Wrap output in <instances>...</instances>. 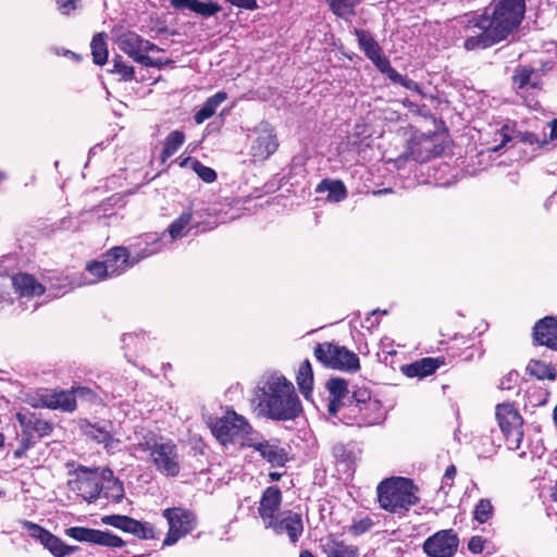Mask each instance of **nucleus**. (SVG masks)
I'll list each match as a JSON object with an SVG mask.
<instances>
[{
	"label": "nucleus",
	"instance_id": "1",
	"mask_svg": "<svg viewBox=\"0 0 557 557\" xmlns=\"http://www.w3.org/2000/svg\"><path fill=\"white\" fill-rule=\"evenodd\" d=\"M525 0H492L482 13L466 14L463 48L478 50L505 41L524 20Z\"/></svg>",
	"mask_w": 557,
	"mask_h": 557
},
{
	"label": "nucleus",
	"instance_id": "2",
	"mask_svg": "<svg viewBox=\"0 0 557 557\" xmlns=\"http://www.w3.org/2000/svg\"><path fill=\"white\" fill-rule=\"evenodd\" d=\"M260 411L273 421H293L302 412V404L292 381L282 374H272L260 388Z\"/></svg>",
	"mask_w": 557,
	"mask_h": 557
},
{
	"label": "nucleus",
	"instance_id": "3",
	"mask_svg": "<svg viewBox=\"0 0 557 557\" xmlns=\"http://www.w3.org/2000/svg\"><path fill=\"white\" fill-rule=\"evenodd\" d=\"M419 487L413 480L405 476H391L382 480L376 486L380 507L391 513L406 515L420 502Z\"/></svg>",
	"mask_w": 557,
	"mask_h": 557
},
{
	"label": "nucleus",
	"instance_id": "4",
	"mask_svg": "<svg viewBox=\"0 0 557 557\" xmlns=\"http://www.w3.org/2000/svg\"><path fill=\"white\" fill-rule=\"evenodd\" d=\"M386 418L382 401L364 386H356L349 403L343 408L342 419L348 425L368 428L381 424Z\"/></svg>",
	"mask_w": 557,
	"mask_h": 557
},
{
	"label": "nucleus",
	"instance_id": "5",
	"mask_svg": "<svg viewBox=\"0 0 557 557\" xmlns=\"http://www.w3.org/2000/svg\"><path fill=\"white\" fill-rule=\"evenodd\" d=\"M137 446L140 450L149 453V459L158 472L172 478L180 474L178 449L172 440H165L153 432H148Z\"/></svg>",
	"mask_w": 557,
	"mask_h": 557
},
{
	"label": "nucleus",
	"instance_id": "6",
	"mask_svg": "<svg viewBox=\"0 0 557 557\" xmlns=\"http://www.w3.org/2000/svg\"><path fill=\"white\" fill-rule=\"evenodd\" d=\"M314 358L325 368L355 373L360 370L359 357L335 342L318 343L313 348Z\"/></svg>",
	"mask_w": 557,
	"mask_h": 557
},
{
	"label": "nucleus",
	"instance_id": "7",
	"mask_svg": "<svg viewBox=\"0 0 557 557\" xmlns=\"http://www.w3.org/2000/svg\"><path fill=\"white\" fill-rule=\"evenodd\" d=\"M209 426L213 436L223 446L239 440L247 442V436L253 431L248 420L234 410H227L224 416L215 418Z\"/></svg>",
	"mask_w": 557,
	"mask_h": 557
},
{
	"label": "nucleus",
	"instance_id": "8",
	"mask_svg": "<svg viewBox=\"0 0 557 557\" xmlns=\"http://www.w3.org/2000/svg\"><path fill=\"white\" fill-rule=\"evenodd\" d=\"M495 416L507 448L510 450L519 449L523 440L524 421L518 408L513 403L498 404Z\"/></svg>",
	"mask_w": 557,
	"mask_h": 557
},
{
	"label": "nucleus",
	"instance_id": "9",
	"mask_svg": "<svg viewBox=\"0 0 557 557\" xmlns=\"http://www.w3.org/2000/svg\"><path fill=\"white\" fill-rule=\"evenodd\" d=\"M162 517L168 521L169 530L162 546H172L181 539L191 533L197 527V515L187 508L170 507L162 511Z\"/></svg>",
	"mask_w": 557,
	"mask_h": 557
},
{
	"label": "nucleus",
	"instance_id": "10",
	"mask_svg": "<svg viewBox=\"0 0 557 557\" xmlns=\"http://www.w3.org/2000/svg\"><path fill=\"white\" fill-rule=\"evenodd\" d=\"M103 469L78 466L75 479L69 482L70 487L88 503L97 500L103 490Z\"/></svg>",
	"mask_w": 557,
	"mask_h": 557
},
{
	"label": "nucleus",
	"instance_id": "11",
	"mask_svg": "<svg viewBox=\"0 0 557 557\" xmlns=\"http://www.w3.org/2000/svg\"><path fill=\"white\" fill-rule=\"evenodd\" d=\"M445 148L440 135L435 132L431 134L420 133L414 134L410 139L407 153L412 160L424 163L432 158L442 156Z\"/></svg>",
	"mask_w": 557,
	"mask_h": 557
},
{
	"label": "nucleus",
	"instance_id": "12",
	"mask_svg": "<svg viewBox=\"0 0 557 557\" xmlns=\"http://www.w3.org/2000/svg\"><path fill=\"white\" fill-rule=\"evenodd\" d=\"M458 547L459 537L453 529L440 530L422 544V550L428 557H454Z\"/></svg>",
	"mask_w": 557,
	"mask_h": 557
},
{
	"label": "nucleus",
	"instance_id": "13",
	"mask_svg": "<svg viewBox=\"0 0 557 557\" xmlns=\"http://www.w3.org/2000/svg\"><path fill=\"white\" fill-rule=\"evenodd\" d=\"M103 524L133 534L140 540H154L159 532L148 521H139L125 515H107L101 518Z\"/></svg>",
	"mask_w": 557,
	"mask_h": 557
},
{
	"label": "nucleus",
	"instance_id": "14",
	"mask_svg": "<svg viewBox=\"0 0 557 557\" xmlns=\"http://www.w3.org/2000/svg\"><path fill=\"white\" fill-rule=\"evenodd\" d=\"M21 525L35 540H38L54 557H65L78 549L77 546L66 545L60 537L52 534L41 525L23 520Z\"/></svg>",
	"mask_w": 557,
	"mask_h": 557
},
{
	"label": "nucleus",
	"instance_id": "15",
	"mask_svg": "<svg viewBox=\"0 0 557 557\" xmlns=\"http://www.w3.org/2000/svg\"><path fill=\"white\" fill-rule=\"evenodd\" d=\"M65 534L78 542H86L110 548H120L126 542L111 531H102L86 527H71L65 529Z\"/></svg>",
	"mask_w": 557,
	"mask_h": 557
},
{
	"label": "nucleus",
	"instance_id": "16",
	"mask_svg": "<svg viewBox=\"0 0 557 557\" xmlns=\"http://www.w3.org/2000/svg\"><path fill=\"white\" fill-rule=\"evenodd\" d=\"M146 256L147 255L138 253L132 257L127 247L114 246L102 255V259L110 275L117 277L146 258Z\"/></svg>",
	"mask_w": 557,
	"mask_h": 557
},
{
	"label": "nucleus",
	"instance_id": "17",
	"mask_svg": "<svg viewBox=\"0 0 557 557\" xmlns=\"http://www.w3.org/2000/svg\"><path fill=\"white\" fill-rule=\"evenodd\" d=\"M278 148L277 136L273 127L267 126L253 139L249 153L253 161L262 162L269 159Z\"/></svg>",
	"mask_w": 557,
	"mask_h": 557
},
{
	"label": "nucleus",
	"instance_id": "18",
	"mask_svg": "<svg viewBox=\"0 0 557 557\" xmlns=\"http://www.w3.org/2000/svg\"><path fill=\"white\" fill-rule=\"evenodd\" d=\"M533 342L557 351V315L540 319L532 330Z\"/></svg>",
	"mask_w": 557,
	"mask_h": 557
},
{
	"label": "nucleus",
	"instance_id": "19",
	"mask_svg": "<svg viewBox=\"0 0 557 557\" xmlns=\"http://www.w3.org/2000/svg\"><path fill=\"white\" fill-rule=\"evenodd\" d=\"M242 446L255 449L272 466L284 467L289 460L287 450L277 443H271L269 441L255 442L248 438L247 442L242 443Z\"/></svg>",
	"mask_w": 557,
	"mask_h": 557
},
{
	"label": "nucleus",
	"instance_id": "20",
	"mask_svg": "<svg viewBox=\"0 0 557 557\" xmlns=\"http://www.w3.org/2000/svg\"><path fill=\"white\" fill-rule=\"evenodd\" d=\"M42 407L63 412H73L77 408L73 392L70 389H50L39 395Z\"/></svg>",
	"mask_w": 557,
	"mask_h": 557
},
{
	"label": "nucleus",
	"instance_id": "21",
	"mask_svg": "<svg viewBox=\"0 0 557 557\" xmlns=\"http://www.w3.org/2000/svg\"><path fill=\"white\" fill-rule=\"evenodd\" d=\"M326 387L330 393L327 411L331 416L343 413V408L349 403L348 382L343 377H331Z\"/></svg>",
	"mask_w": 557,
	"mask_h": 557
},
{
	"label": "nucleus",
	"instance_id": "22",
	"mask_svg": "<svg viewBox=\"0 0 557 557\" xmlns=\"http://www.w3.org/2000/svg\"><path fill=\"white\" fill-rule=\"evenodd\" d=\"M120 49L135 62L145 66H156L157 62L143 53V37L135 32L124 33L119 39Z\"/></svg>",
	"mask_w": 557,
	"mask_h": 557
},
{
	"label": "nucleus",
	"instance_id": "23",
	"mask_svg": "<svg viewBox=\"0 0 557 557\" xmlns=\"http://www.w3.org/2000/svg\"><path fill=\"white\" fill-rule=\"evenodd\" d=\"M446 363V357L444 356L424 357L409 364H404L401 367V372L404 375L410 379H423L432 375L438 368L445 366Z\"/></svg>",
	"mask_w": 557,
	"mask_h": 557
},
{
	"label": "nucleus",
	"instance_id": "24",
	"mask_svg": "<svg viewBox=\"0 0 557 557\" xmlns=\"http://www.w3.org/2000/svg\"><path fill=\"white\" fill-rule=\"evenodd\" d=\"M282 504V492L277 485L268 486L261 495L258 513L267 525L274 520Z\"/></svg>",
	"mask_w": 557,
	"mask_h": 557
},
{
	"label": "nucleus",
	"instance_id": "25",
	"mask_svg": "<svg viewBox=\"0 0 557 557\" xmlns=\"http://www.w3.org/2000/svg\"><path fill=\"white\" fill-rule=\"evenodd\" d=\"M265 527L271 528L276 534L286 532L293 543H296L304 532L301 515L292 511L281 520L277 518L270 520Z\"/></svg>",
	"mask_w": 557,
	"mask_h": 557
},
{
	"label": "nucleus",
	"instance_id": "26",
	"mask_svg": "<svg viewBox=\"0 0 557 557\" xmlns=\"http://www.w3.org/2000/svg\"><path fill=\"white\" fill-rule=\"evenodd\" d=\"M320 546L326 557H358L359 548L348 544L336 534H329L320 539Z\"/></svg>",
	"mask_w": 557,
	"mask_h": 557
},
{
	"label": "nucleus",
	"instance_id": "27",
	"mask_svg": "<svg viewBox=\"0 0 557 557\" xmlns=\"http://www.w3.org/2000/svg\"><path fill=\"white\" fill-rule=\"evenodd\" d=\"M16 420L21 429L28 431L29 434L42 438L51 435L53 432V423L40 418L35 412H17Z\"/></svg>",
	"mask_w": 557,
	"mask_h": 557
},
{
	"label": "nucleus",
	"instance_id": "28",
	"mask_svg": "<svg viewBox=\"0 0 557 557\" xmlns=\"http://www.w3.org/2000/svg\"><path fill=\"white\" fill-rule=\"evenodd\" d=\"M511 85L515 90L527 88L542 90L543 82L536 73V70L528 64H518L513 69Z\"/></svg>",
	"mask_w": 557,
	"mask_h": 557
},
{
	"label": "nucleus",
	"instance_id": "29",
	"mask_svg": "<svg viewBox=\"0 0 557 557\" xmlns=\"http://www.w3.org/2000/svg\"><path fill=\"white\" fill-rule=\"evenodd\" d=\"M12 286L20 297L33 298L45 294L46 287L29 273L18 272L12 276Z\"/></svg>",
	"mask_w": 557,
	"mask_h": 557
},
{
	"label": "nucleus",
	"instance_id": "30",
	"mask_svg": "<svg viewBox=\"0 0 557 557\" xmlns=\"http://www.w3.org/2000/svg\"><path fill=\"white\" fill-rule=\"evenodd\" d=\"M170 2L176 10L188 9L202 17L213 16L222 11V7L212 0L206 2L200 0H170Z\"/></svg>",
	"mask_w": 557,
	"mask_h": 557
},
{
	"label": "nucleus",
	"instance_id": "31",
	"mask_svg": "<svg viewBox=\"0 0 557 557\" xmlns=\"http://www.w3.org/2000/svg\"><path fill=\"white\" fill-rule=\"evenodd\" d=\"M470 341L465 336H454L446 343L445 351L449 357V362L461 359L468 360L472 357Z\"/></svg>",
	"mask_w": 557,
	"mask_h": 557
},
{
	"label": "nucleus",
	"instance_id": "32",
	"mask_svg": "<svg viewBox=\"0 0 557 557\" xmlns=\"http://www.w3.org/2000/svg\"><path fill=\"white\" fill-rule=\"evenodd\" d=\"M103 476L104 481L101 494H103L107 499L120 503L124 497L123 483L113 475V471L109 468L103 469Z\"/></svg>",
	"mask_w": 557,
	"mask_h": 557
},
{
	"label": "nucleus",
	"instance_id": "33",
	"mask_svg": "<svg viewBox=\"0 0 557 557\" xmlns=\"http://www.w3.org/2000/svg\"><path fill=\"white\" fill-rule=\"evenodd\" d=\"M295 379L300 393L306 399H309L313 389L314 376L311 362L308 359L299 364Z\"/></svg>",
	"mask_w": 557,
	"mask_h": 557
},
{
	"label": "nucleus",
	"instance_id": "34",
	"mask_svg": "<svg viewBox=\"0 0 557 557\" xmlns=\"http://www.w3.org/2000/svg\"><path fill=\"white\" fill-rule=\"evenodd\" d=\"M330 11L339 18L350 20L357 15V7L364 0H325Z\"/></svg>",
	"mask_w": 557,
	"mask_h": 557
},
{
	"label": "nucleus",
	"instance_id": "35",
	"mask_svg": "<svg viewBox=\"0 0 557 557\" xmlns=\"http://www.w3.org/2000/svg\"><path fill=\"white\" fill-rule=\"evenodd\" d=\"M227 99L225 91H219L209 97L202 107L195 113L194 120L197 124H202L205 121L214 115L218 107Z\"/></svg>",
	"mask_w": 557,
	"mask_h": 557
},
{
	"label": "nucleus",
	"instance_id": "36",
	"mask_svg": "<svg viewBox=\"0 0 557 557\" xmlns=\"http://www.w3.org/2000/svg\"><path fill=\"white\" fill-rule=\"evenodd\" d=\"M185 134L183 131H172L170 132L163 141L162 151L160 153V162L164 164L173 154L177 152V150L185 143Z\"/></svg>",
	"mask_w": 557,
	"mask_h": 557
},
{
	"label": "nucleus",
	"instance_id": "37",
	"mask_svg": "<svg viewBox=\"0 0 557 557\" xmlns=\"http://www.w3.org/2000/svg\"><path fill=\"white\" fill-rule=\"evenodd\" d=\"M85 434L98 444H102L107 449L112 448L114 444L119 443V440H115L107 428L98 423H89L86 426Z\"/></svg>",
	"mask_w": 557,
	"mask_h": 557
},
{
	"label": "nucleus",
	"instance_id": "38",
	"mask_svg": "<svg viewBox=\"0 0 557 557\" xmlns=\"http://www.w3.org/2000/svg\"><path fill=\"white\" fill-rule=\"evenodd\" d=\"M527 372L539 380L555 381L557 377L556 369L550 363L542 360H530L527 366Z\"/></svg>",
	"mask_w": 557,
	"mask_h": 557
},
{
	"label": "nucleus",
	"instance_id": "39",
	"mask_svg": "<svg viewBox=\"0 0 557 557\" xmlns=\"http://www.w3.org/2000/svg\"><path fill=\"white\" fill-rule=\"evenodd\" d=\"M355 35L358 39L359 48L369 60L382 52V48L369 32L355 28Z\"/></svg>",
	"mask_w": 557,
	"mask_h": 557
},
{
	"label": "nucleus",
	"instance_id": "40",
	"mask_svg": "<svg viewBox=\"0 0 557 557\" xmlns=\"http://www.w3.org/2000/svg\"><path fill=\"white\" fill-rule=\"evenodd\" d=\"M106 37L104 33H98L92 37L90 44L92 61L97 65H103L108 61L109 52Z\"/></svg>",
	"mask_w": 557,
	"mask_h": 557
},
{
	"label": "nucleus",
	"instance_id": "41",
	"mask_svg": "<svg viewBox=\"0 0 557 557\" xmlns=\"http://www.w3.org/2000/svg\"><path fill=\"white\" fill-rule=\"evenodd\" d=\"M329 191V198L333 201H342L347 196V190L344 183L339 180L331 181L329 178L323 180L317 188V191Z\"/></svg>",
	"mask_w": 557,
	"mask_h": 557
},
{
	"label": "nucleus",
	"instance_id": "42",
	"mask_svg": "<svg viewBox=\"0 0 557 557\" xmlns=\"http://www.w3.org/2000/svg\"><path fill=\"white\" fill-rule=\"evenodd\" d=\"M193 219V212L190 209L182 212L177 219H175L168 227V232L172 239H177L183 236H186L188 230L186 227L189 225Z\"/></svg>",
	"mask_w": 557,
	"mask_h": 557
},
{
	"label": "nucleus",
	"instance_id": "43",
	"mask_svg": "<svg viewBox=\"0 0 557 557\" xmlns=\"http://www.w3.org/2000/svg\"><path fill=\"white\" fill-rule=\"evenodd\" d=\"M494 506L488 498H481L474 506L472 518L480 524L486 523L494 517Z\"/></svg>",
	"mask_w": 557,
	"mask_h": 557
},
{
	"label": "nucleus",
	"instance_id": "44",
	"mask_svg": "<svg viewBox=\"0 0 557 557\" xmlns=\"http://www.w3.org/2000/svg\"><path fill=\"white\" fill-rule=\"evenodd\" d=\"M86 271L95 277V282H101L107 278L112 277L104 264L103 259L99 260H90L86 263Z\"/></svg>",
	"mask_w": 557,
	"mask_h": 557
},
{
	"label": "nucleus",
	"instance_id": "45",
	"mask_svg": "<svg viewBox=\"0 0 557 557\" xmlns=\"http://www.w3.org/2000/svg\"><path fill=\"white\" fill-rule=\"evenodd\" d=\"M36 444L35 436L29 434L28 431L21 429V440L17 448L13 451L15 459H21L26 456L28 449Z\"/></svg>",
	"mask_w": 557,
	"mask_h": 557
},
{
	"label": "nucleus",
	"instance_id": "46",
	"mask_svg": "<svg viewBox=\"0 0 557 557\" xmlns=\"http://www.w3.org/2000/svg\"><path fill=\"white\" fill-rule=\"evenodd\" d=\"M111 72L121 75V78L125 82H131L135 78L134 66L125 63L120 55L113 59V70Z\"/></svg>",
	"mask_w": 557,
	"mask_h": 557
},
{
	"label": "nucleus",
	"instance_id": "47",
	"mask_svg": "<svg viewBox=\"0 0 557 557\" xmlns=\"http://www.w3.org/2000/svg\"><path fill=\"white\" fill-rule=\"evenodd\" d=\"M371 61L376 66V69L381 73L385 74L389 79L393 77L397 78V71L391 65L389 60L383 54V51L372 58Z\"/></svg>",
	"mask_w": 557,
	"mask_h": 557
},
{
	"label": "nucleus",
	"instance_id": "48",
	"mask_svg": "<svg viewBox=\"0 0 557 557\" xmlns=\"http://www.w3.org/2000/svg\"><path fill=\"white\" fill-rule=\"evenodd\" d=\"M193 169L197 175L206 183H213L216 180V172L198 160H194Z\"/></svg>",
	"mask_w": 557,
	"mask_h": 557
},
{
	"label": "nucleus",
	"instance_id": "49",
	"mask_svg": "<svg viewBox=\"0 0 557 557\" xmlns=\"http://www.w3.org/2000/svg\"><path fill=\"white\" fill-rule=\"evenodd\" d=\"M54 2L61 14L71 15L81 7L82 0H54Z\"/></svg>",
	"mask_w": 557,
	"mask_h": 557
},
{
	"label": "nucleus",
	"instance_id": "50",
	"mask_svg": "<svg viewBox=\"0 0 557 557\" xmlns=\"http://www.w3.org/2000/svg\"><path fill=\"white\" fill-rule=\"evenodd\" d=\"M396 76H397V78L393 77L391 79L394 84H398V85L405 87L408 90H411V91H414V92H418V94L422 95V88L419 85V83H417L416 81L410 79V78H408L406 76H403L398 72H397Z\"/></svg>",
	"mask_w": 557,
	"mask_h": 557
},
{
	"label": "nucleus",
	"instance_id": "51",
	"mask_svg": "<svg viewBox=\"0 0 557 557\" xmlns=\"http://www.w3.org/2000/svg\"><path fill=\"white\" fill-rule=\"evenodd\" d=\"M486 542L481 535H473L468 541V550L475 555L481 554L485 549Z\"/></svg>",
	"mask_w": 557,
	"mask_h": 557
},
{
	"label": "nucleus",
	"instance_id": "52",
	"mask_svg": "<svg viewBox=\"0 0 557 557\" xmlns=\"http://www.w3.org/2000/svg\"><path fill=\"white\" fill-rule=\"evenodd\" d=\"M516 137L519 139V141H521L523 144H529V145L536 144L540 147H543L544 145H546L548 143L547 139H544L541 141L537 138V136L531 132H518Z\"/></svg>",
	"mask_w": 557,
	"mask_h": 557
},
{
	"label": "nucleus",
	"instance_id": "53",
	"mask_svg": "<svg viewBox=\"0 0 557 557\" xmlns=\"http://www.w3.org/2000/svg\"><path fill=\"white\" fill-rule=\"evenodd\" d=\"M70 392H73V395H74V399L76 400L77 397L79 398H85V399H88V400H92L97 397L96 393L87 387V386H72L70 388Z\"/></svg>",
	"mask_w": 557,
	"mask_h": 557
},
{
	"label": "nucleus",
	"instance_id": "54",
	"mask_svg": "<svg viewBox=\"0 0 557 557\" xmlns=\"http://www.w3.org/2000/svg\"><path fill=\"white\" fill-rule=\"evenodd\" d=\"M457 474V468L455 465H450L446 468L443 480H442V488L447 486L449 490L454 486V479Z\"/></svg>",
	"mask_w": 557,
	"mask_h": 557
},
{
	"label": "nucleus",
	"instance_id": "55",
	"mask_svg": "<svg viewBox=\"0 0 557 557\" xmlns=\"http://www.w3.org/2000/svg\"><path fill=\"white\" fill-rule=\"evenodd\" d=\"M234 7L246 9V10H256L258 8L256 0H225Z\"/></svg>",
	"mask_w": 557,
	"mask_h": 557
},
{
	"label": "nucleus",
	"instance_id": "56",
	"mask_svg": "<svg viewBox=\"0 0 557 557\" xmlns=\"http://www.w3.org/2000/svg\"><path fill=\"white\" fill-rule=\"evenodd\" d=\"M371 525H372L371 520L369 518H367L364 520L358 521L357 523H354L351 527V531L354 534H361V533H364L366 531H368Z\"/></svg>",
	"mask_w": 557,
	"mask_h": 557
},
{
	"label": "nucleus",
	"instance_id": "57",
	"mask_svg": "<svg viewBox=\"0 0 557 557\" xmlns=\"http://www.w3.org/2000/svg\"><path fill=\"white\" fill-rule=\"evenodd\" d=\"M509 131H510L509 125L505 124L502 126V128L499 129V134L502 136V143L493 149L494 151L499 150L502 147L506 146L509 141H511V136L509 135Z\"/></svg>",
	"mask_w": 557,
	"mask_h": 557
},
{
	"label": "nucleus",
	"instance_id": "58",
	"mask_svg": "<svg viewBox=\"0 0 557 557\" xmlns=\"http://www.w3.org/2000/svg\"><path fill=\"white\" fill-rule=\"evenodd\" d=\"M161 49L153 42L143 38V53L148 55L150 51H160Z\"/></svg>",
	"mask_w": 557,
	"mask_h": 557
},
{
	"label": "nucleus",
	"instance_id": "59",
	"mask_svg": "<svg viewBox=\"0 0 557 557\" xmlns=\"http://www.w3.org/2000/svg\"><path fill=\"white\" fill-rule=\"evenodd\" d=\"M550 135H549V139L554 140V139H557V117L554 119L550 123Z\"/></svg>",
	"mask_w": 557,
	"mask_h": 557
},
{
	"label": "nucleus",
	"instance_id": "60",
	"mask_svg": "<svg viewBox=\"0 0 557 557\" xmlns=\"http://www.w3.org/2000/svg\"><path fill=\"white\" fill-rule=\"evenodd\" d=\"M549 497L553 502H556L557 503V481L555 482V484L550 487V494H549Z\"/></svg>",
	"mask_w": 557,
	"mask_h": 557
},
{
	"label": "nucleus",
	"instance_id": "61",
	"mask_svg": "<svg viewBox=\"0 0 557 557\" xmlns=\"http://www.w3.org/2000/svg\"><path fill=\"white\" fill-rule=\"evenodd\" d=\"M269 478H270L272 481H278V480H281V478H282V473L273 471V472H270V473H269Z\"/></svg>",
	"mask_w": 557,
	"mask_h": 557
},
{
	"label": "nucleus",
	"instance_id": "62",
	"mask_svg": "<svg viewBox=\"0 0 557 557\" xmlns=\"http://www.w3.org/2000/svg\"><path fill=\"white\" fill-rule=\"evenodd\" d=\"M299 557H317L310 550H302Z\"/></svg>",
	"mask_w": 557,
	"mask_h": 557
},
{
	"label": "nucleus",
	"instance_id": "63",
	"mask_svg": "<svg viewBox=\"0 0 557 557\" xmlns=\"http://www.w3.org/2000/svg\"><path fill=\"white\" fill-rule=\"evenodd\" d=\"M553 421H554L555 428L557 430V405L553 410Z\"/></svg>",
	"mask_w": 557,
	"mask_h": 557
},
{
	"label": "nucleus",
	"instance_id": "64",
	"mask_svg": "<svg viewBox=\"0 0 557 557\" xmlns=\"http://www.w3.org/2000/svg\"><path fill=\"white\" fill-rule=\"evenodd\" d=\"M4 440H5L4 434L0 432V448H1V447H3V445H4Z\"/></svg>",
	"mask_w": 557,
	"mask_h": 557
}]
</instances>
